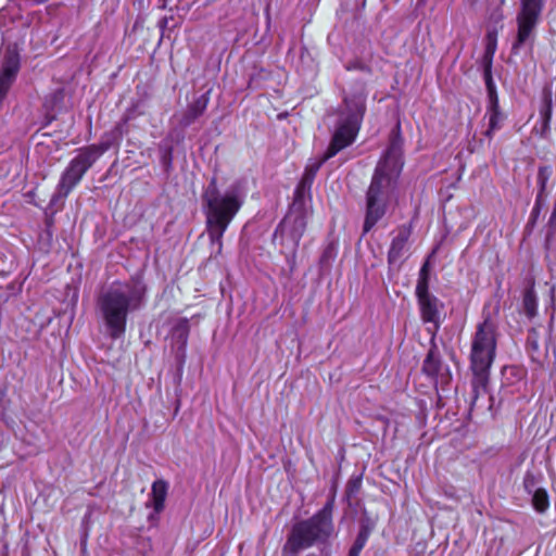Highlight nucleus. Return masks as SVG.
<instances>
[{
    "label": "nucleus",
    "mask_w": 556,
    "mask_h": 556,
    "mask_svg": "<svg viewBox=\"0 0 556 556\" xmlns=\"http://www.w3.org/2000/svg\"><path fill=\"white\" fill-rule=\"evenodd\" d=\"M83 177L84 175L81 173L73 168L71 165H67L61 174L56 190L52 195L51 201L56 202L59 199L66 198L70 192L80 182Z\"/></svg>",
    "instance_id": "nucleus-12"
},
{
    "label": "nucleus",
    "mask_w": 556,
    "mask_h": 556,
    "mask_svg": "<svg viewBox=\"0 0 556 556\" xmlns=\"http://www.w3.org/2000/svg\"><path fill=\"white\" fill-rule=\"evenodd\" d=\"M532 495V505L538 513H544L549 507V497L545 489H539Z\"/></svg>",
    "instance_id": "nucleus-20"
},
{
    "label": "nucleus",
    "mask_w": 556,
    "mask_h": 556,
    "mask_svg": "<svg viewBox=\"0 0 556 556\" xmlns=\"http://www.w3.org/2000/svg\"><path fill=\"white\" fill-rule=\"evenodd\" d=\"M403 140L393 134L390 143L378 162L367 191V210L364 232H368L386 214L387 204L394 192L403 168Z\"/></svg>",
    "instance_id": "nucleus-3"
},
{
    "label": "nucleus",
    "mask_w": 556,
    "mask_h": 556,
    "mask_svg": "<svg viewBox=\"0 0 556 556\" xmlns=\"http://www.w3.org/2000/svg\"><path fill=\"white\" fill-rule=\"evenodd\" d=\"M412 235L410 225H402L395 230L388 252V262L390 265L401 264L404 254L408 250V240Z\"/></svg>",
    "instance_id": "nucleus-11"
},
{
    "label": "nucleus",
    "mask_w": 556,
    "mask_h": 556,
    "mask_svg": "<svg viewBox=\"0 0 556 556\" xmlns=\"http://www.w3.org/2000/svg\"><path fill=\"white\" fill-rule=\"evenodd\" d=\"M64 89L58 88L52 93L49 94L46 99V106L50 110H55L61 106L64 101Z\"/></svg>",
    "instance_id": "nucleus-22"
},
{
    "label": "nucleus",
    "mask_w": 556,
    "mask_h": 556,
    "mask_svg": "<svg viewBox=\"0 0 556 556\" xmlns=\"http://www.w3.org/2000/svg\"><path fill=\"white\" fill-rule=\"evenodd\" d=\"M523 486L528 494H533L540 488H538L536 478L533 473L527 472L523 478Z\"/></svg>",
    "instance_id": "nucleus-25"
},
{
    "label": "nucleus",
    "mask_w": 556,
    "mask_h": 556,
    "mask_svg": "<svg viewBox=\"0 0 556 556\" xmlns=\"http://www.w3.org/2000/svg\"><path fill=\"white\" fill-rule=\"evenodd\" d=\"M207 106V99L202 97L194 101L188 109L184 119L182 125L189 126L191 125L199 116H201Z\"/></svg>",
    "instance_id": "nucleus-17"
},
{
    "label": "nucleus",
    "mask_w": 556,
    "mask_h": 556,
    "mask_svg": "<svg viewBox=\"0 0 556 556\" xmlns=\"http://www.w3.org/2000/svg\"><path fill=\"white\" fill-rule=\"evenodd\" d=\"M418 301L420 316L424 323L432 325L428 331L434 334L440 326V314L443 309V303L435 296L430 295Z\"/></svg>",
    "instance_id": "nucleus-10"
},
{
    "label": "nucleus",
    "mask_w": 556,
    "mask_h": 556,
    "mask_svg": "<svg viewBox=\"0 0 556 556\" xmlns=\"http://www.w3.org/2000/svg\"><path fill=\"white\" fill-rule=\"evenodd\" d=\"M3 556H8V555L5 554V555H3Z\"/></svg>",
    "instance_id": "nucleus-27"
},
{
    "label": "nucleus",
    "mask_w": 556,
    "mask_h": 556,
    "mask_svg": "<svg viewBox=\"0 0 556 556\" xmlns=\"http://www.w3.org/2000/svg\"><path fill=\"white\" fill-rule=\"evenodd\" d=\"M495 48H496L495 43L488 45L486 50H485V55H484V65H486L488 62H490V65H492V59L495 53Z\"/></svg>",
    "instance_id": "nucleus-26"
},
{
    "label": "nucleus",
    "mask_w": 556,
    "mask_h": 556,
    "mask_svg": "<svg viewBox=\"0 0 556 556\" xmlns=\"http://www.w3.org/2000/svg\"><path fill=\"white\" fill-rule=\"evenodd\" d=\"M111 148L109 140H102L98 144H89L77 150L68 165L85 175L89 168Z\"/></svg>",
    "instance_id": "nucleus-8"
},
{
    "label": "nucleus",
    "mask_w": 556,
    "mask_h": 556,
    "mask_svg": "<svg viewBox=\"0 0 556 556\" xmlns=\"http://www.w3.org/2000/svg\"><path fill=\"white\" fill-rule=\"evenodd\" d=\"M146 292L143 281L132 278L124 282H113L99 295L97 306L111 339L124 336L127 316L143 306Z\"/></svg>",
    "instance_id": "nucleus-4"
},
{
    "label": "nucleus",
    "mask_w": 556,
    "mask_h": 556,
    "mask_svg": "<svg viewBox=\"0 0 556 556\" xmlns=\"http://www.w3.org/2000/svg\"><path fill=\"white\" fill-rule=\"evenodd\" d=\"M552 175L551 166H542L539 168L538 173V185H539V193L536 197V201H541L544 194L546 193L547 182Z\"/></svg>",
    "instance_id": "nucleus-21"
},
{
    "label": "nucleus",
    "mask_w": 556,
    "mask_h": 556,
    "mask_svg": "<svg viewBox=\"0 0 556 556\" xmlns=\"http://www.w3.org/2000/svg\"><path fill=\"white\" fill-rule=\"evenodd\" d=\"M368 540V533L366 530H361L352 545V547L349 551V556H359L362 549L366 545V542Z\"/></svg>",
    "instance_id": "nucleus-23"
},
{
    "label": "nucleus",
    "mask_w": 556,
    "mask_h": 556,
    "mask_svg": "<svg viewBox=\"0 0 556 556\" xmlns=\"http://www.w3.org/2000/svg\"><path fill=\"white\" fill-rule=\"evenodd\" d=\"M543 9V0H520V11L517 14V36L511 51L518 53L523 46H532L535 29Z\"/></svg>",
    "instance_id": "nucleus-7"
},
{
    "label": "nucleus",
    "mask_w": 556,
    "mask_h": 556,
    "mask_svg": "<svg viewBox=\"0 0 556 556\" xmlns=\"http://www.w3.org/2000/svg\"><path fill=\"white\" fill-rule=\"evenodd\" d=\"M496 350L495 325L488 316L477 326L471 340L470 369L472 371V393L475 403L489 392L490 368Z\"/></svg>",
    "instance_id": "nucleus-5"
},
{
    "label": "nucleus",
    "mask_w": 556,
    "mask_h": 556,
    "mask_svg": "<svg viewBox=\"0 0 556 556\" xmlns=\"http://www.w3.org/2000/svg\"><path fill=\"white\" fill-rule=\"evenodd\" d=\"M366 100L367 93L363 87L343 98L327 151L321 156L308 160L289 212L274 233V240L291 253L296 251L311 215V189L316 174L326 161L355 141L366 113Z\"/></svg>",
    "instance_id": "nucleus-1"
},
{
    "label": "nucleus",
    "mask_w": 556,
    "mask_h": 556,
    "mask_svg": "<svg viewBox=\"0 0 556 556\" xmlns=\"http://www.w3.org/2000/svg\"><path fill=\"white\" fill-rule=\"evenodd\" d=\"M189 320L187 318H177L173 321L170 329L172 349L177 363L182 366L186 362V350L189 337Z\"/></svg>",
    "instance_id": "nucleus-9"
},
{
    "label": "nucleus",
    "mask_w": 556,
    "mask_h": 556,
    "mask_svg": "<svg viewBox=\"0 0 556 556\" xmlns=\"http://www.w3.org/2000/svg\"><path fill=\"white\" fill-rule=\"evenodd\" d=\"M485 116L489 123L484 135L492 139L494 132L502 128L505 121V115L500 110L498 100L493 99L492 102H489Z\"/></svg>",
    "instance_id": "nucleus-14"
},
{
    "label": "nucleus",
    "mask_w": 556,
    "mask_h": 556,
    "mask_svg": "<svg viewBox=\"0 0 556 556\" xmlns=\"http://www.w3.org/2000/svg\"><path fill=\"white\" fill-rule=\"evenodd\" d=\"M522 309L529 318H533L538 313V296L534 291L533 281L530 282L529 287L523 292Z\"/></svg>",
    "instance_id": "nucleus-16"
},
{
    "label": "nucleus",
    "mask_w": 556,
    "mask_h": 556,
    "mask_svg": "<svg viewBox=\"0 0 556 556\" xmlns=\"http://www.w3.org/2000/svg\"><path fill=\"white\" fill-rule=\"evenodd\" d=\"M491 66L492 65H490V62H488V64L484 65V80H485V85H486V89H488L489 102H492L493 99L498 100L497 93H496V88L492 80Z\"/></svg>",
    "instance_id": "nucleus-24"
},
{
    "label": "nucleus",
    "mask_w": 556,
    "mask_h": 556,
    "mask_svg": "<svg viewBox=\"0 0 556 556\" xmlns=\"http://www.w3.org/2000/svg\"><path fill=\"white\" fill-rule=\"evenodd\" d=\"M526 350L532 362L542 364L546 353L540 346V336L535 329L528 331L526 340Z\"/></svg>",
    "instance_id": "nucleus-15"
},
{
    "label": "nucleus",
    "mask_w": 556,
    "mask_h": 556,
    "mask_svg": "<svg viewBox=\"0 0 556 556\" xmlns=\"http://www.w3.org/2000/svg\"><path fill=\"white\" fill-rule=\"evenodd\" d=\"M332 513L333 500L331 498L312 517L296 522L288 535L283 552L295 556L314 545L327 544L336 535Z\"/></svg>",
    "instance_id": "nucleus-6"
},
{
    "label": "nucleus",
    "mask_w": 556,
    "mask_h": 556,
    "mask_svg": "<svg viewBox=\"0 0 556 556\" xmlns=\"http://www.w3.org/2000/svg\"><path fill=\"white\" fill-rule=\"evenodd\" d=\"M439 369H440L439 355L433 349H431L428 352L427 357L424 361L422 370L428 376L433 377L439 372Z\"/></svg>",
    "instance_id": "nucleus-19"
},
{
    "label": "nucleus",
    "mask_w": 556,
    "mask_h": 556,
    "mask_svg": "<svg viewBox=\"0 0 556 556\" xmlns=\"http://www.w3.org/2000/svg\"><path fill=\"white\" fill-rule=\"evenodd\" d=\"M167 492L168 483L163 479L155 480L152 483L147 506L152 507L155 514H160L164 509Z\"/></svg>",
    "instance_id": "nucleus-13"
},
{
    "label": "nucleus",
    "mask_w": 556,
    "mask_h": 556,
    "mask_svg": "<svg viewBox=\"0 0 556 556\" xmlns=\"http://www.w3.org/2000/svg\"><path fill=\"white\" fill-rule=\"evenodd\" d=\"M247 192L240 180L219 189L213 178L202 193V208L205 216V229L212 245V255H220L223 237L228 226L244 203Z\"/></svg>",
    "instance_id": "nucleus-2"
},
{
    "label": "nucleus",
    "mask_w": 556,
    "mask_h": 556,
    "mask_svg": "<svg viewBox=\"0 0 556 556\" xmlns=\"http://www.w3.org/2000/svg\"><path fill=\"white\" fill-rule=\"evenodd\" d=\"M432 295L429 292V277H428V264H424L419 271V277L416 285V296L420 300L426 296Z\"/></svg>",
    "instance_id": "nucleus-18"
}]
</instances>
